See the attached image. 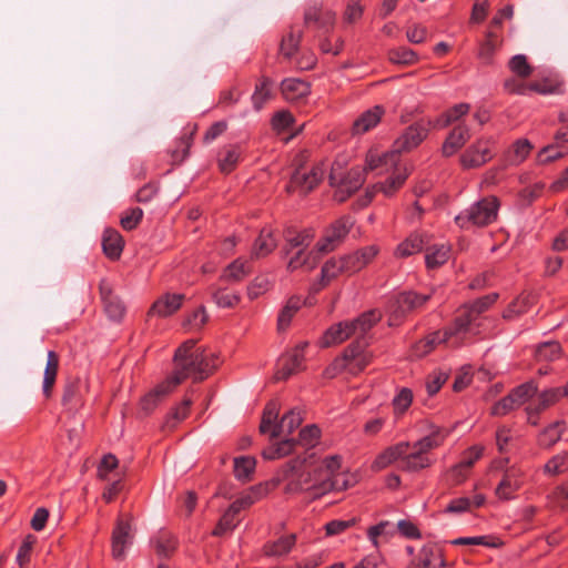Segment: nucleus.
<instances>
[{
    "mask_svg": "<svg viewBox=\"0 0 568 568\" xmlns=\"http://www.w3.org/2000/svg\"><path fill=\"white\" fill-rule=\"evenodd\" d=\"M212 357L213 354H207L204 349L197 347L194 339L184 342L175 351L172 375L143 398L142 409L145 412L152 410L158 403L189 377H192L194 382L205 379L216 367Z\"/></svg>",
    "mask_w": 568,
    "mask_h": 568,
    "instance_id": "1",
    "label": "nucleus"
},
{
    "mask_svg": "<svg viewBox=\"0 0 568 568\" xmlns=\"http://www.w3.org/2000/svg\"><path fill=\"white\" fill-rule=\"evenodd\" d=\"M445 435L438 429L414 444L403 442L386 448L375 459L373 467L377 470L397 463V469L416 473L432 465L428 453L438 447Z\"/></svg>",
    "mask_w": 568,
    "mask_h": 568,
    "instance_id": "2",
    "label": "nucleus"
},
{
    "mask_svg": "<svg viewBox=\"0 0 568 568\" xmlns=\"http://www.w3.org/2000/svg\"><path fill=\"white\" fill-rule=\"evenodd\" d=\"M314 455L296 458L282 469L281 481L287 494L305 493L311 498H318L327 493L328 484L318 479L313 470Z\"/></svg>",
    "mask_w": 568,
    "mask_h": 568,
    "instance_id": "3",
    "label": "nucleus"
},
{
    "mask_svg": "<svg viewBox=\"0 0 568 568\" xmlns=\"http://www.w3.org/2000/svg\"><path fill=\"white\" fill-rule=\"evenodd\" d=\"M497 297V294L486 295L459 308L453 325L444 331L443 341L455 337L454 346L460 347L468 342L469 337L478 335L481 326V314L496 302Z\"/></svg>",
    "mask_w": 568,
    "mask_h": 568,
    "instance_id": "4",
    "label": "nucleus"
},
{
    "mask_svg": "<svg viewBox=\"0 0 568 568\" xmlns=\"http://www.w3.org/2000/svg\"><path fill=\"white\" fill-rule=\"evenodd\" d=\"M381 318V312L372 310L364 313L355 321L337 323L326 329L320 344L322 347H331L343 343L353 335H364Z\"/></svg>",
    "mask_w": 568,
    "mask_h": 568,
    "instance_id": "5",
    "label": "nucleus"
},
{
    "mask_svg": "<svg viewBox=\"0 0 568 568\" xmlns=\"http://www.w3.org/2000/svg\"><path fill=\"white\" fill-rule=\"evenodd\" d=\"M278 414V404L276 402H270L262 416L260 430L262 434H270L272 440L292 434L303 420L301 412L297 408L291 409L280 422H277Z\"/></svg>",
    "mask_w": 568,
    "mask_h": 568,
    "instance_id": "6",
    "label": "nucleus"
},
{
    "mask_svg": "<svg viewBox=\"0 0 568 568\" xmlns=\"http://www.w3.org/2000/svg\"><path fill=\"white\" fill-rule=\"evenodd\" d=\"M498 207L499 203L496 197H486L462 212L455 221L460 227L485 226L496 220Z\"/></svg>",
    "mask_w": 568,
    "mask_h": 568,
    "instance_id": "7",
    "label": "nucleus"
},
{
    "mask_svg": "<svg viewBox=\"0 0 568 568\" xmlns=\"http://www.w3.org/2000/svg\"><path fill=\"white\" fill-rule=\"evenodd\" d=\"M371 354L363 349L359 341L349 345L342 357L337 358L327 375L334 376L338 371L347 369L352 374L362 372L371 362Z\"/></svg>",
    "mask_w": 568,
    "mask_h": 568,
    "instance_id": "8",
    "label": "nucleus"
},
{
    "mask_svg": "<svg viewBox=\"0 0 568 568\" xmlns=\"http://www.w3.org/2000/svg\"><path fill=\"white\" fill-rule=\"evenodd\" d=\"M364 182V172L358 168L352 169L346 174L337 173L336 170L333 169L329 175V183L336 189L334 197L338 202L346 201Z\"/></svg>",
    "mask_w": 568,
    "mask_h": 568,
    "instance_id": "9",
    "label": "nucleus"
},
{
    "mask_svg": "<svg viewBox=\"0 0 568 568\" xmlns=\"http://www.w3.org/2000/svg\"><path fill=\"white\" fill-rule=\"evenodd\" d=\"M430 295H419L410 292H404L390 300L387 306L389 314V326L398 325L402 317L409 311L424 305Z\"/></svg>",
    "mask_w": 568,
    "mask_h": 568,
    "instance_id": "10",
    "label": "nucleus"
},
{
    "mask_svg": "<svg viewBox=\"0 0 568 568\" xmlns=\"http://www.w3.org/2000/svg\"><path fill=\"white\" fill-rule=\"evenodd\" d=\"M538 387L534 382H527L516 387L508 396L500 399L491 409L494 415H505L519 407L537 394Z\"/></svg>",
    "mask_w": 568,
    "mask_h": 568,
    "instance_id": "11",
    "label": "nucleus"
},
{
    "mask_svg": "<svg viewBox=\"0 0 568 568\" xmlns=\"http://www.w3.org/2000/svg\"><path fill=\"white\" fill-rule=\"evenodd\" d=\"M491 138H479L471 143L460 155V164L464 169H475L484 165L493 159L490 144Z\"/></svg>",
    "mask_w": 568,
    "mask_h": 568,
    "instance_id": "12",
    "label": "nucleus"
},
{
    "mask_svg": "<svg viewBox=\"0 0 568 568\" xmlns=\"http://www.w3.org/2000/svg\"><path fill=\"white\" fill-rule=\"evenodd\" d=\"M322 178L323 171L318 166L313 168L311 171L297 169L292 175L287 191L292 192L298 190L301 193L305 194L312 191L320 183Z\"/></svg>",
    "mask_w": 568,
    "mask_h": 568,
    "instance_id": "13",
    "label": "nucleus"
},
{
    "mask_svg": "<svg viewBox=\"0 0 568 568\" xmlns=\"http://www.w3.org/2000/svg\"><path fill=\"white\" fill-rule=\"evenodd\" d=\"M427 136V129L422 124H414L394 142L393 155L399 156L402 152L416 148Z\"/></svg>",
    "mask_w": 568,
    "mask_h": 568,
    "instance_id": "14",
    "label": "nucleus"
},
{
    "mask_svg": "<svg viewBox=\"0 0 568 568\" xmlns=\"http://www.w3.org/2000/svg\"><path fill=\"white\" fill-rule=\"evenodd\" d=\"M470 136V126L465 122L458 123L444 141L442 148L443 155L446 158L454 155L467 143Z\"/></svg>",
    "mask_w": 568,
    "mask_h": 568,
    "instance_id": "15",
    "label": "nucleus"
},
{
    "mask_svg": "<svg viewBox=\"0 0 568 568\" xmlns=\"http://www.w3.org/2000/svg\"><path fill=\"white\" fill-rule=\"evenodd\" d=\"M341 468V458L337 455L328 456L324 459L314 458L313 470L316 473L317 478L323 479L328 484L327 493L334 489V479L338 475Z\"/></svg>",
    "mask_w": 568,
    "mask_h": 568,
    "instance_id": "16",
    "label": "nucleus"
},
{
    "mask_svg": "<svg viewBox=\"0 0 568 568\" xmlns=\"http://www.w3.org/2000/svg\"><path fill=\"white\" fill-rule=\"evenodd\" d=\"M131 525L129 521L120 518L112 532V556L115 559H123L125 548L130 546L132 539Z\"/></svg>",
    "mask_w": 568,
    "mask_h": 568,
    "instance_id": "17",
    "label": "nucleus"
},
{
    "mask_svg": "<svg viewBox=\"0 0 568 568\" xmlns=\"http://www.w3.org/2000/svg\"><path fill=\"white\" fill-rule=\"evenodd\" d=\"M100 295L108 317L112 321H120L125 313V306L122 301L113 294L112 287L106 281H101L100 283Z\"/></svg>",
    "mask_w": 568,
    "mask_h": 568,
    "instance_id": "18",
    "label": "nucleus"
},
{
    "mask_svg": "<svg viewBox=\"0 0 568 568\" xmlns=\"http://www.w3.org/2000/svg\"><path fill=\"white\" fill-rule=\"evenodd\" d=\"M321 256L322 255L316 247L310 251H307V248H300L292 254L286 268L290 272H294L300 268L311 272L317 266Z\"/></svg>",
    "mask_w": 568,
    "mask_h": 568,
    "instance_id": "19",
    "label": "nucleus"
},
{
    "mask_svg": "<svg viewBox=\"0 0 568 568\" xmlns=\"http://www.w3.org/2000/svg\"><path fill=\"white\" fill-rule=\"evenodd\" d=\"M286 245L284 247L285 255L291 254L294 250L307 248L314 239V232L311 229L296 231L288 226L283 232Z\"/></svg>",
    "mask_w": 568,
    "mask_h": 568,
    "instance_id": "20",
    "label": "nucleus"
},
{
    "mask_svg": "<svg viewBox=\"0 0 568 568\" xmlns=\"http://www.w3.org/2000/svg\"><path fill=\"white\" fill-rule=\"evenodd\" d=\"M306 343L298 346L292 354L280 358L275 378L277 381L287 379L291 375L301 368L303 362L302 352L306 347Z\"/></svg>",
    "mask_w": 568,
    "mask_h": 568,
    "instance_id": "21",
    "label": "nucleus"
},
{
    "mask_svg": "<svg viewBox=\"0 0 568 568\" xmlns=\"http://www.w3.org/2000/svg\"><path fill=\"white\" fill-rule=\"evenodd\" d=\"M347 273L345 268L344 257L339 258H329L324 263L321 271L320 280L313 284L312 291L314 293L320 292L323 287H325L331 281L336 278L339 274Z\"/></svg>",
    "mask_w": 568,
    "mask_h": 568,
    "instance_id": "22",
    "label": "nucleus"
},
{
    "mask_svg": "<svg viewBox=\"0 0 568 568\" xmlns=\"http://www.w3.org/2000/svg\"><path fill=\"white\" fill-rule=\"evenodd\" d=\"M444 561L440 551L435 546H424L410 561L408 568H442Z\"/></svg>",
    "mask_w": 568,
    "mask_h": 568,
    "instance_id": "23",
    "label": "nucleus"
},
{
    "mask_svg": "<svg viewBox=\"0 0 568 568\" xmlns=\"http://www.w3.org/2000/svg\"><path fill=\"white\" fill-rule=\"evenodd\" d=\"M277 246V239L274 235V231L268 227L261 230L258 237L255 240L251 257L258 260L271 254Z\"/></svg>",
    "mask_w": 568,
    "mask_h": 568,
    "instance_id": "24",
    "label": "nucleus"
},
{
    "mask_svg": "<svg viewBox=\"0 0 568 568\" xmlns=\"http://www.w3.org/2000/svg\"><path fill=\"white\" fill-rule=\"evenodd\" d=\"M384 114L381 106H374L362 113L353 123L352 134L359 135L368 132L377 125Z\"/></svg>",
    "mask_w": 568,
    "mask_h": 568,
    "instance_id": "25",
    "label": "nucleus"
},
{
    "mask_svg": "<svg viewBox=\"0 0 568 568\" xmlns=\"http://www.w3.org/2000/svg\"><path fill=\"white\" fill-rule=\"evenodd\" d=\"M183 301V294H165L153 303L149 315L170 316L181 307Z\"/></svg>",
    "mask_w": 568,
    "mask_h": 568,
    "instance_id": "26",
    "label": "nucleus"
},
{
    "mask_svg": "<svg viewBox=\"0 0 568 568\" xmlns=\"http://www.w3.org/2000/svg\"><path fill=\"white\" fill-rule=\"evenodd\" d=\"M561 396H565L561 388H550L538 394V396L532 399L526 408L529 418L554 405Z\"/></svg>",
    "mask_w": 568,
    "mask_h": 568,
    "instance_id": "27",
    "label": "nucleus"
},
{
    "mask_svg": "<svg viewBox=\"0 0 568 568\" xmlns=\"http://www.w3.org/2000/svg\"><path fill=\"white\" fill-rule=\"evenodd\" d=\"M285 100L297 101L310 93V84L298 79H286L281 84Z\"/></svg>",
    "mask_w": 568,
    "mask_h": 568,
    "instance_id": "28",
    "label": "nucleus"
},
{
    "mask_svg": "<svg viewBox=\"0 0 568 568\" xmlns=\"http://www.w3.org/2000/svg\"><path fill=\"white\" fill-rule=\"evenodd\" d=\"M429 239L423 234H412L408 239L402 242L396 248V256L408 257L415 253L420 252L428 244Z\"/></svg>",
    "mask_w": 568,
    "mask_h": 568,
    "instance_id": "29",
    "label": "nucleus"
},
{
    "mask_svg": "<svg viewBox=\"0 0 568 568\" xmlns=\"http://www.w3.org/2000/svg\"><path fill=\"white\" fill-rule=\"evenodd\" d=\"M295 541L294 534L282 536L277 540L265 544L264 554L268 557H283L292 550Z\"/></svg>",
    "mask_w": 568,
    "mask_h": 568,
    "instance_id": "30",
    "label": "nucleus"
},
{
    "mask_svg": "<svg viewBox=\"0 0 568 568\" xmlns=\"http://www.w3.org/2000/svg\"><path fill=\"white\" fill-rule=\"evenodd\" d=\"M425 262L428 268H435L447 262L449 258V247L445 244H426Z\"/></svg>",
    "mask_w": 568,
    "mask_h": 568,
    "instance_id": "31",
    "label": "nucleus"
},
{
    "mask_svg": "<svg viewBox=\"0 0 568 568\" xmlns=\"http://www.w3.org/2000/svg\"><path fill=\"white\" fill-rule=\"evenodd\" d=\"M59 368V357L58 355L50 351L48 353L47 364L44 368L43 376V385L42 390L45 397H50L52 394V388L55 383L57 374Z\"/></svg>",
    "mask_w": 568,
    "mask_h": 568,
    "instance_id": "32",
    "label": "nucleus"
},
{
    "mask_svg": "<svg viewBox=\"0 0 568 568\" xmlns=\"http://www.w3.org/2000/svg\"><path fill=\"white\" fill-rule=\"evenodd\" d=\"M443 338H444V333L434 332L428 337L419 341L418 343H416L414 345V347H413L414 355L417 357L425 356L429 352H432L437 344H440V343H449V345L452 347H455L454 346V343L456 341L455 337H449L447 341H443Z\"/></svg>",
    "mask_w": 568,
    "mask_h": 568,
    "instance_id": "33",
    "label": "nucleus"
},
{
    "mask_svg": "<svg viewBox=\"0 0 568 568\" xmlns=\"http://www.w3.org/2000/svg\"><path fill=\"white\" fill-rule=\"evenodd\" d=\"M521 486L518 473L514 469L507 470L498 487L496 488V495L501 499H509L517 489Z\"/></svg>",
    "mask_w": 568,
    "mask_h": 568,
    "instance_id": "34",
    "label": "nucleus"
},
{
    "mask_svg": "<svg viewBox=\"0 0 568 568\" xmlns=\"http://www.w3.org/2000/svg\"><path fill=\"white\" fill-rule=\"evenodd\" d=\"M503 39L495 30L486 32V39L480 43L478 57L485 63H490L495 51L501 45Z\"/></svg>",
    "mask_w": 568,
    "mask_h": 568,
    "instance_id": "35",
    "label": "nucleus"
},
{
    "mask_svg": "<svg viewBox=\"0 0 568 568\" xmlns=\"http://www.w3.org/2000/svg\"><path fill=\"white\" fill-rule=\"evenodd\" d=\"M250 273L251 266L248 262L243 258H236L224 270L222 278L231 283H237Z\"/></svg>",
    "mask_w": 568,
    "mask_h": 568,
    "instance_id": "36",
    "label": "nucleus"
},
{
    "mask_svg": "<svg viewBox=\"0 0 568 568\" xmlns=\"http://www.w3.org/2000/svg\"><path fill=\"white\" fill-rule=\"evenodd\" d=\"M240 523L239 513L235 507L230 506L219 520L215 529L212 531L213 536L221 537L227 532L233 531Z\"/></svg>",
    "mask_w": 568,
    "mask_h": 568,
    "instance_id": "37",
    "label": "nucleus"
},
{
    "mask_svg": "<svg viewBox=\"0 0 568 568\" xmlns=\"http://www.w3.org/2000/svg\"><path fill=\"white\" fill-rule=\"evenodd\" d=\"M103 252L110 258H118L122 252V237L119 232L114 230H106L102 239Z\"/></svg>",
    "mask_w": 568,
    "mask_h": 568,
    "instance_id": "38",
    "label": "nucleus"
},
{
    "mask_svg": "<svg viewBox=\"0 0 568 568\" xmlns=\"http://www.w3.org/2000/svg\"><path fill=\"white\" fill-rule=\"evenodd\" d=\"M398 161L397 155H393V149L386 153L377 154L369 152L366 159L365 171H375L382 166H394Z\"/></svg>",
    "mask_w": 568,
    "mask_h": 568,
    "instance_id": "39",
    "label": "nucleus"
},
{
    "mask_svg": "<svg viewBox=\"0 0 568 568\" xmlns=\"http://www.w3.org/2000/svg\"><path fill=\"white\" fill-rule=\"evenodd\" d=\"M296 445L295 439L286 438L276 444L271 445L267 449L263 452V457L265 459H276L282 458L290 455Z\"/></svg>",
    "mask_w": 568,
    "mask_h": 568,
    "instance_id": "40",
    "label": "nucleus"
},
{
    "mask_svg": "<svg viewBox=\"0 0 568 568\" xmlns=\"http://www.w3.org/2000/svg\"><path fill=\"white\" fill-rule=\"evenodd\" d=\"M532 296L530 294H521L515 301H513L507 310L504 312L503 317L505 320H513L516 316L525 313L531 304Z\"/></svg>",
    "mask_w": 568,
    "mask_h": 568,
    "instance_id": "41",
    "label": "nucleus"
},
{
    "mask_svg": "<svg viewBox=\"0 0 568 568\" xmlns=\"http://www.w3.org/2000/svg\"><path fill=\"white\" fill-rule=\"evenodd\" d=\"M301 307V300L298 297H292L287 304L281 311L277 320V327L280 331H284L291 323V320Z\"/></svg>",
    "mask_w": 568,
    "mask_h": 568,
    "instance_id": "42",
    "label": "nucleus"
},
{
    "mask_svg": "<svg viewBox=\"0 0 568 568\" xmlns=\"http://www.w3.org/2000/svg\"><path fill=\"white\" fill-rule=\"evenodd\" d=\"M561 434L562 424L561 422H556L539 435L538 443L541 447L549 448L561 438Z\"/></svg>",
    "mask_w": 568,
    "mask_h": 568,
    "instance_id": "43",
    "label": "nucleus"
},
{
    "mask_svg": "<svg viewBox=\"0 0 568 568\" xmlns=\"http://www.w3.org/2000/svg\"><path fill=\"white\" fill-rule=\"evenodd\" d=\"M255 469L253 457H236L234 459V475L240 480H247Z\"/></svg>",
    "mask_w": 568,
    "mask_h": 568,
    "instance_id": "44",
    "label": "nucleus"
},
{
    "mask_svg": "<svg viewBox=\"0 0 568 568\" xmlns=\"http://www.w3.org/2000/svg\"><path fill=\"white\" fill-rule=\"evenodd\" d=\"M192 400L185 398L180 406L175 407L165 420L164 427L173 429L180 422L184 420L187 415Z\"/></svg>",
    "mask_w": 568,
    "mask_h": 568,
    "instance_id": "45",
    "label": "nucleus"
},
{
    "mask_svg": "<svg viewBox=\"0 0 568 568\" xmlns=\"http://www.w3.org/2000/svg\"><path fill=\"white\" fill-rule=\"evenodd\" d=\"M353 225L354 220L351 216H343L327 227L326 231L331 233V236H333L337 242L342 243Z\"/></svg>",
    "mask_w": 568,
    "mask_h": 568,
    "instance_id": "46",
    "label": "nucleus"
},
{
    "mask_svg": "<svg viewBox=\"0 0 568 568\" xmlns=\"http://www.w3.org/2000/svg\"><path fill=\"white\" fill-rule=\"evenodd\" d=\"M561 346L557 342H547L541 344L536 351V357L539 362H551L559 358Z\"/></svg>",
    "mask_w": 568,
    "mask_h": 568,
    "instance_id": "47",
    "label": "nucleus"
},
{
    "mask_svg": "<svg viewBox=\"0 0 568 568\" xmlns=\"http://www.w3.org/2000/svg\"><path fill=\"white\" fill-rule=\"evenodd\" d=\"M241 152L237 148L232 146L223 151L219 159L220 169L224 173L231 172L239 162Z\"/></svg>",
    "mask_w": 568,
    "mask_h": 568,
    "instance_id": "48",
    "label": "nucleus"
},
{
    "mask_svg": "<svg viewBox=\"0 0 568 568\" xmlns=\"http://www.w3.org/2000/svg\"><path fill=\"white\" fill-rule=\"evenodd\" d=\"M568 470V452L554 456L546 465L545 473L559 475Z\"/></svg>",
    "mask_w": 568,
    "mask_h": 568,
    "instance_id": "49",
    "label": "nucleus"
},
{
    "mask_svg": "<svg viewBox=\"0 0 568 568\" xmlns=\"http://www.w3.org/2000/svg\"><path fill=\"white\" fill-rule=\"evenodd\" d=\"M408 173H397L386 183H381L375 187L383 192L386 196H392L406 181Z\"/></svg>",
    "mask_w": 568,
    "mask_h": 568,
    "instance_id": "50",
    "label": "nucleus"
},
{
    "mask_svg": "<svg viewBox=\"0 0 568 568\" xmlns=\"http://www.w3.org/2000/svg\"><path fill=\"white\" fill-rule=\"evenodd\" d=\"M388 58L393 63L412 64L416 61V53L408 48H397L388 52Z\"/></svg>",
    "mask_w": 568,
    "mask_h": 568,
    "instance_id": "51",
    "label": "nucleus"
},
{
    "mask_svg": "<svg viewBox=\"0 0 568 568\" xmlns=\"http://www.w3.org/2000/svg\"><path fill=\"white\" fill-rule=\"evenodd\" d=\"M270 83L271 81L267 78H264L261 84L256 85L255 92L252 95V101L256 110H261L263 104L270 99Z\"/></svg>",
    "mask_w": 568,
    "mask_h": 568,
    "instance_id": "52",
    "label": "nucleus"
},
{
    "mask_svg": "<svg viewBox=\"0 0 568 568\" xmlns=\"http://www.w3.org/2000/svg\"><path fill=\"white\" fill-rule=\"evenodd\" d=\"M156 552L160 556L168 557L175 549V540L169 532H161L155 540Z\"/></svg>",
    "mask_w": 568,
    "mask_h": 568,
    "instance_id": "53",
    "label": "nucleus"
},
{
    "mask_svg": "<svg viewBox=\"0 0 568 568\" xmlns=\"http://www.w3.org/2000/svg\"><path fill=\"white\" fill-rule=\"evenodd\" d=\"M561 145L559 143L549 144L545 146L539 153H538V162L540 164H547L552 161H556L558 159H561L565 155V152L560 150Z\"/></svg>",
    "mask_w": 568,
    "mask_h": 568,
    "instance_id": "54",
    "label": "nucleus"
},
{
    "mask_svg": "<svg viewBox=\"0 0 568 568\" xmlns=\"http://www.w3.org/2000/svg\"><path fill=\"white\" fill-rule=\"evenodd\" d=\"M212 300L220 307H233L240 302L241 297L237 294L225 293L220 288H212Z\"/></svg>",
    "mask_w": 568,
    "mask_h": 568,
    "instance_id": "55",
    "label": "nucleus"
},
{
    "mask_svg": "<svg viewBox=\"0 0 568 568\" xmlns=\"http://www.w3.org/2000/svg\"><path fill=\"white\" fill-rule=\"evenodd\" d=\"M509 68L520 78H527L532 72L531 67L527 62V58L523 54L513 57L509 61Z\"/></svg>",
    "mask_w": 568,
    "mask_h": 568,
    "instance_id": "56",
    "label": "nucleus"
},
{
    "mask_svg": "<svg viewBox=\"0 0 568 568\" xmlns=\"http://www.w3.org/2000/svg\"><path fill=\"white\" fill-rule=\"evenodd\" d=\"M453 545H463V546H475L481 545L487 547H498L499 541L496 538H491L487 536H478V537H462L452 541Z\"/></svg>",
    "mask_w": 568,
    "mask_h": 568,
    "instance_id": "57",
    "label": "nucleus"
},
{
    "mask_svg": "<svg viewBox=\"0 0 568 568\" xmlns=\"http://www.w3.org/2000/svg\"><path fill=\"white\" fill-rule=\"evenodd\" d=\"M531 149L532 145L528 140L516 141L514 144V151L513 156L510 158V162L513 164L521 163L527 158Z\"/></svg>",
    "mask_w": 568,
    "mask_h": 568,
    "instance_id": "58",
    "label": "nucleus"
},
{
    "mask_svg": "<svg viewBox=\"0 0 568 568\" xmlns=\"http://www.w3.org/2000/svg\"><path fill=\"white\" fill-rule=\"evenodd\" d=\"M356 521H357L356 518H351L347 520H342V519L332 520L325 525L326 535L327 536L339 535V534L344 532L345 530H347L348 528L353 527L356 524Z\"/></svg>",
    "mask_w": 568,
    "mask_h": 568,
    "instance_id": "59",
    "label": "nucleus"
},
{
    "mask_svg": "<svg viewBox=\"0 0 568 568\" xmlns=\"http://www.w3.org/2000/svg\"><path fill=\"white\" fill-rule=\"evenodd\" d=\"M36 542V538L32 535H28L22 545L19 548V551L17 554V562L20 565L21 568L24 567L27 562L30 560V554L32 550V547Z\"/></svg>",
    "mask_w": 568,
    "mask_h": 568,
    "instance_id": "60",
    "label": "nucleus"
},
{
    "mask_svg": "<svg viewBox=\"0 0 568 568\" xmlns=\"http://www.w3.org/2000/svg\"><path fill=\"white\" fill-rule=\"evenodd\" d=\"M301 39V33L291 32L287 34L281 43V52L285 58H291L297 49Z\"/></svg>",
    "mask_w": 568,
    "mask_h": 568,
    "instance_id": "61",
    "label": "nucleus"
},
{
    "mask_svg": "<svg viewBox=\"0 0 568 568\" xmlns=\"http://www.w3.org/2000/svg\"><path fill=\"white\" fill-rule=\"evenodd\" d=\"M320 437V429L315 425L306 426L300 432L298 443L302 446L312 447Z\"/></svg>",
    "mask_w": 568,
    "mask_h": 568,
    "instance_id": "62",
    "label": "nucleus"
},
{
    "mask_svg": "<svg viewBox=\"0 0 568 568\" xmlns=\"http://www.w3.org/2000/svg\"><path fill=\"white\" fill-rule=\"evenodd\" d=\"M143 211L139 207L132 209L121 217V225L124 230H133L141 221Z\"/></svg>",
    "mask_w": 568,
    "mask_h": 568,
    "instance_id": "63",
    "label": "nucleus"
},
{
    "mask_svg": "<svg viewBox=\"0 0 568 568\" xmlns=\"http://www.w3.org/2000/svg\"><path fill=\"white\" fill-rule=\"evenodd\" d=\"M207 321V315L203 306L193 312L184 322V327L201 328Z\"/></svg>",
    "mask_w": 568,
    "mask_h": 568,
    "instance_id": "64",
    "label": "nucleus"
}]
</instances>
